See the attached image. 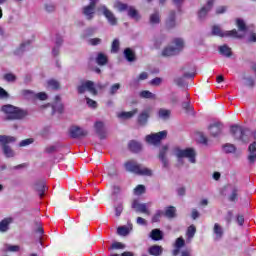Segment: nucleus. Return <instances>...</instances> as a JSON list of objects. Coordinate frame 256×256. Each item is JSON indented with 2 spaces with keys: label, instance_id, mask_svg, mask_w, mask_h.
Wrapping results in <instances>:
<instances>
[{
  "label": "nucleus",
  "instance_id": "f3484780",
  "mask_svg": "<svg viewBox=\"0 0 256 256\" xmlns=\"http://www.w3.org/2000/svg\"><path fill=\"white\" fill-rule=\"evenodd\" d=\"M249 155H248V161L250 165H253L256 161V141L251 143L248 147Z\"/></svg>",
  "mask_w": 256,
  "mask_h": 256
},
{
  "label": "nucleus",
  "instance_id": "bb28decb",
  "mask_svg": "<svg viewBox=\"0 0 256 256\" xmlns=\"http://www.w3.org/2000/svg\"><path fill=\"white\" fill-rule=\"evenodd\" d=\"M149 255L160 256L163 255V247L159 245H153L148 249Z\"/></svg>",
  "mask_w": 256,
  "mask_h": 256
},
{
  "label": "nucleus",
  "instance_id": "4468645a",
  "mask_svg": "<svg viewBox=\"0 0 256 256\" xmlns=\"http://www.w3.org/2000/svg\"><path fill=\"white\" fill-rule=\"evenodd\" d=\"M86 135H87V131L83 130L79 126H72L70 128V136L72 137V139H79L81 137H86Z\"/></svg>",
  "mask_w": 256,
  "mask_h": 256
},
{
  "label": "nucleus",
  "instance_id": "6e6552de",
  "mask_svg": "<svg viewBox=\"0 0 256 256\" xmlns=\"http://www.w3.org/2000/svg\"><path fill=\"white\" fill-rule=\"evenodd\" d=\"M230 133L231 135H233L235 139H239L240 141H243V137H245V135L249 133V130L239 125H233L230 128Z\"/></svg>",
  "mask_w": 256,
  "mask_h": 256
},
{
  "label": "nucleus",
  "instance_id": "b1692460",
  "mask_svg": "<svg viewBox=\"0 0 256 256\" xmlns=\"http://www.w3.org/2000/svg\"><path fill=\"white\" fill-rule=\"evenodd\" d=\"M179 54V49L175 48L173 46L170 47H166L163 51H162V56L163 57H171L173 55H178Z\"/></svg>",
  "mask_w": 256,
  "mask_h": 256
},
{
  "label": "nucleus",
  "instance_id": "4c0bfd02",
  "mask_svg": "<svg viewBox=\"0 0 256 256\" xmlns=\"http://www.w3.org/2000/svg\"><path fill=\"white\" fill-rule=\"evenodd\" d=\"M139 95L142 99H157V96L149 90H143Z\"/></svg>",
  "mask_w": 256,
  "mask_h": 256
},
{
  "label": "nucleus",
  "instance_id": "bf43d9fd",
  "mask_svg": "<svg viewBox=\"0 0 256 256\" xmlns=\"http://www.w3.org/2000/svg\"><path fill=\"white\" fill-rule=\"evenodd\" d=\"M33 142H34L33 138H28V139L22 140L19 143V146L20 147H27V145H31Z\"/></svg>",
  "mask_w": 256,
  "mask_h": 256
},
{
  "label": "nucleus",
  "instance_id": "a18cd8bd",
  "mask_svg": "<svg viewBox=\"0 0 256 256\" xmlns=\"http://www.w3.org/2000/svg\"><path fill=\"white\" fill-rule=\"evenodd\" d=\"M237 27L239 31H242V33L247 32V25H245V21H243L242 19H237Z\"/></svg>",
  "mask_w": 256,
  "mask_h": 256
},
{
  "label": "nucleus",
  "instance_id": "393cba45",
  "mask_svg": "<svg viewBox=\"0 0 256 256\" xmlns=\"http://www.w3.org/2000/svg\"><path fill=\"white\" fill-rule=\"evenodd\" d=\"M13 222L11 218H5L0 222V233H7L9 231V225Z\"/></svg>",
  "mask_w": 256,
  "mask_h": 256
},
{
  "label": "nucleus",
  "instance_id": "603ef678",
  "mask_svg": "<svg viewBox=\"0 0 256 256\" xmlns=\"http://www.w3.org/2000/svg\"><path fill=\"white\" fill-rule=\"evenodd\" d=\"M5 81H8V83H13L17 80V77L13 73H7L4 75Z\"/></svg>",
  "mask_w": 256,
  "mask_h": 256
},
{
  "label": "nucleus",
  "instance_id": "f8f14e48",
  "mask_svg": "<svg viewBox=\"0 0 256 256\" xmlns=\"http://www.w3.org/2000/svg\"><path fill=\"white\" fill-rule=\"evenodd\" d=\"M169 151V145H164L160 148L158 159L161 161L164 168L169 167V159H167V152Z\"/></svg>",
  "mask_w": 256,
  "mask_h": 256
},
{
  "label": "nucleus",
  "instance_id": "a211bd4d",
  "mask_svg": "<svg viewBox=\"0 0 256 256\" xmlns=\"http://www.w3.org/2000/svg\"><path fill=\"white\" fill-rule=\"evenodd\" d=\"M82 13L86 17L87 21H91L95 17V8L93 6H84L82 8Z\"/></svg>",
  "mask_w": 256,
  "mask_h": 256
},
{
  "label": "nucleus",
  "instance_id": "c85d7f7f",
  "mask_svg": "<svg viewBox=\"0 0 256 256\" xmlns=\"http://www.w3.org/2000/svg\"><path fill=\"white\" fill-rule=\"evenodd\" d=\"M149 23L150 25H159V23H161V15L159 14V11H155L150 15Z\"/></svg>",
  "mask_w": 256,
  "mask_h": 256
},
{
  "label": "nucleus",
  "instance_id": "09e8293b",
  "mask_svg": "<svg viewBox=\"0 0 256 256\" xmlns=\"http://www.w3.org/2000/svg\"><path fill=\"white\" fill-rule=\"evenodd\" d=\"M174 247L178 249H182V247H185V239H183V237L177 238Z\"/></svg>",
  "mask_w": 256,
  "mask_h": 256
},
{
  "label": "nucleus",
  "instance_id": "f704fd0d",
  "mask_svg": "<svg viewBox=\"0 0 256 256\" xmlns=\"http://www.w3.org/2000/svg\"><path fill=\"white\" fill-rule=\"evenodd\" d=\"M128 17H131V19H135V21H139L141 19V16H139V12L133 6L128 8Z\"/></svg>",
  "mask_w": 256,
  "mask_h": 256
},
{
  "label": "nucleus",
  "instance_id": "e2e57ef3",
  "mask_svg": "<svg viewBox=\"0 0 256 256\" xmlns=\"http://www.w3.org/2000/svg\"><path fill=\"white\" fill-rule=\"evenodd\" d=\"M111 249H125V245L121 242H115L112 244Z\"/></svg>",
  "mask_w": 256,
  "mask_h": 256
},
{
  "label": "nucleus",
  "instance_id": "6ab92c4d",
  "mask_svg": "<svg viewBox=\"0 0 256 256\" xmlns=\"http://www.w3.org/2000/svg\"><path fill=\"white\" fill-rule=\"evenodd\" d=\"M213 233L215 235V241H221V239H223V235H224V231H223V227H221V225H219V223H215L214 224V228H213Z\"/></svg>",
  "mask_w": 256,
  "mask_h": 256
},
{
  "label": "nucleus",
  "instance_id": "a19ab883",
  "mask_svg": "<svg viewBox=\"0 0 256 256\" xmlns=\"http://www.w3.org/2000/svg\"><path fill=\"white\" fill-rule=\"evenodd\" d=\"M119 89H121V84L120 83H115L113 84L110 89H109V95H117Z\"/></svg>",
  "mask_w": 256,
  "mask_h": 256
},
{
  "label": "nucleus",
  "instance_id": "cd10ccee",
  "mask_svg": "<svg viewBox=\"0 0 256 256\" xmlns=\"http://www.w3.org/2000/svg\"><path fill=\"white\" fill-rule=\"evenodd\" d=\"M228 199H229V201H231V203H235L237 201V199H239V187H237V186L231 187V193H230Z\"/></svg>",
  "mask_w": 256,
  "mask_h": 256
},
{
  "label": "nucleus",
  "instance_id": "69168bd1",
  "mask_svg": "<svg viewBox=\"0 0 256 256\" xmlns=\"http://www.w3.org/2000/svg\"><path fill=\"white\" fill-rule=\"evenodd\" d=\"M36 99H40V101H46L47 94L44 92H40L36 94Z\"/></svg>",
  "mask_w": 256,
  "mask_h": 256
},
{
  "label": "nucleus",
  "instance_id": "20e7f679",
  "mask_svg": "<svg viewBox=\"0 0 256 256\" xmlns=\"http://www.w3.org/2000/svg\"><path fill=\"white\" fill-rule=\"evenodd\" d=\"M174 153L179 161H181V159L183 158H186L189 159L190 163H197V152H195V149L193 148H186L184 150L180 148H175Z\"/></svg>",
  "mask_w": 256,
  "mask_h": 256
},
{
  "label": "nucleus",
  "instance_id": "c9c22d12",
  "mask_svg": "<svg viewBox=\"0 0 256 256\" xmlns=\"http://www.w3.org/2000/svg\"><path fill=\"white\" fill-rule=\"evenodd\" d=\"M86 89L91 93L92 95H97V89L95 88V83L93 81H86L84 83Z\"/></svg>",
  "mask_w": 256,
  "mask_h": 256
},
{
  "label": "nucleus",
  "instance_id": "c756f323",
  "mask_svg": "<svg viewBox=\"0 0 256 256\" xmlns=\"http://www.w3.org/2000/svg\"><path fill=\"white\" fill-rule=\"evenodd\" d=\"M218 51L220 55H223V57H231V55H233V52H231V48L228 47L226 44L219 46Z\"/></svg>",
  "mask_w": 256,
  "mask_h": 256
},
{
  "label": "nucleus",
  "instance_id": "680f3d73",
  "mask_svg": "<svg viewBox=\"0 0 256 256\" xmlns=\"http://www.w3.org/2000/svg\"><path fill=\"white\" fill-rule=\"evenodd\" d=\"M174 81L179 87H183V85H185V78L183 77H178Z\"/></svg>",
  "mask_w": 256,
  "mask_h": 256
},
{
  "label": "nucleus",
  "instance_id": "39448f33",
  "mask_svg": "<svg viewBox=\"0 0 256 256\" xmlns=\"http://www.w3.org/2000/svg\"><path fill=\"white\" fill-rule=\"evenodd\" d=\"M212 35L216 37H234L235 39L243 38V35L239 34L236 29L231 31H223L221 27L214 25L212 27Z\"/></svg>",
  "mask_w": 256,
  "mask_h": 256
},
{
  "label": "nucleus",
  "instance_id": "f03ea898",
  "mask_svg": "<svg viewBox=\"0 0 256 256\" xmlns=\"http://www.w3.org/2000/svg\"><path fill=\"white\" fill-rule=\"evenodd\" d=\"M125 169L126 171H130V173H135L136 175H146L147 177H151V175H153L151 169L143 167L135 160L126 162Z\"/></svg>",
  "mask_w": 256,
  "mask_h": 256
},
{
  "label": "nucleus",
  "instance_id": "7c9ffc66",
  "mask_svg": "<svg viewBox=\"0 0 256 256\" xmlns=\"http://www.w3.org/2000/svg\"><path fill=\"white\" fill-rule=\"evenodd\" d=\"M150 237L153 241H161V239H163V231L157 228L153 229L150 232Z\"/></svg>",
  "mask_w": 256,
  "mask_h": 256
},
{
  "label": "nucleus",
  "instance_id": "49530a36",
  "mask_svg": "<svg viewBox=\"0 0 256 256\" xmlns=\"http://www.w3.org/2000/svg\"><path fill=\"white\" fill-rule=\"evenodd\" d=\"M53 113H63V104L55 102L52 105Z\"/></svg>",
  "mask_w": 256,
  "mask_h": 256
},
{
  "label": "nucleus",
  "instance_id": "f257e3e1",
  "mask_svg": "<svg viewBox=\"0 0 256 256\" xmlns=\"http://www.w3.org/2000/svg\"><path fill=\"white\" fill-rule=\"evenodd\" d=\"M2 113L5 115V121H15L25 119L29 112L11 104H6L1 107Z\"/></svg>",
  "mask_w": 256,
  "mask_h": 256
},
{
  "label": "nucleus",
  "instance_id": "412c9836",
  "mask_svg": "<svg viewBox=\"0 0 256 256\" xmlns=\"http://www.w3.org/2000/svg\"><path fill=\"white\" fill-rule=\"evenodd\" d=\"M137 113H139V109L135 108V109H133L132 111H129V112H120V113H118L117 117L119 119H124V120L133 119V117H135V115Z\"/></svg>",
  "mask_w": 256,
  "mask_h": 256
},
{
  "label": "nucleus",
  "instance_id": "423d86ee",
  "mask_svg": "<svg viewBox=\"0 0 256 256\" xmlns=\"http://www.w3.org/2000/svg\"><path fill=\"white\" fill-rule=\"evenodd\" d=\"M98 13H101L104 15V17L107 19L109 25L115 26L117 25V17H115V14L111 12L105 5H101L98 7Z\"/></svg>",
  "mask_w": 256,
  "mask_h": 256
},
{
  "label": "nucleus",
  "instance_id": "0eeeda50",
  "mask_svg": "<svg viewBox=\"0 0 256 256\" xmlns=\"http://www.w3.org/2000/svg\"><path fill=\"white\" fill-rule=\"evenodd\" d=\"M167 137V131L163 130L158 133L150 134L146 136L147 143H150L151 145H157L163 141Z\"/></svg>",
  "mask_w": 256,
  "mask_h": 256
},
{
  "label": "nucleus",
  "instance_id": "e433bc0d",
  "mask_svg": "<svg viewBox=\"0 0 256 256\" xmlns=\"http://www.w3.org/2000/svg\"><path fill=\"white\" fill-rule=\"evenodd\" d=\"M195 233H197V228H195V225L189 226L186 232L187 241H192L193 237H195Z\"/></svg>",
  "mask_w": 256,
  "mask_h": 256
},
{
  "label": "nucleus",
  "instance_id": "1a4fd4ad",
  "mask_svg": "<svg viewBox=\"0 0 256 256\" xmlns=\"http://www.w3.org/2000/svg\"><path fill=\"white\" fill-rule=\"evenodd\" d=\"M151 108H145L137 116V123L140 127H146L151 117Z\"/></svg>",
  "mask_w": 256,
  "mask_h": 256
},
{
  "label": "nucleus",
  "instance_id": "338daca9",
  "mask_svg": "<svg viewBox=\"0 0 256 256\" xmlns=\"http://www.w3.org/2000/svg\"><path fill=\"white\" fill-rule=\"evenodd\" d=\"M183 109H185V111H187V113H189V111H191L193 108L191 107V103L189 101L184 102L182 104Z\"/></svg>",
  "mask_w": 256,
  "mask_h": 256
},
{
  "label": "nucleus",
  "instance_id": "aec40b11",
  "mask_svg": "<svg viewBox=\"0 0 256 256\" xmlns=\"http://www.w3.org/2000/svg\"><path fill=\"white\" fill-rule=\"evenodd\" d=\"M34 189L35 191H37L41 199L45 197V191H47V186L45 185V182H36L34 185Z\"/></svg>",
  "mask_w": 256,
  "mask_h": 256
},
{
  "label": "nucleus",
  "instance_id": "0e129e2a",
  "mask_svg": "<svg viewBox=\"0 0 256 256\" xmlns=\"http://www.w3.org/2000/svg\"><path fill=\"white\" fill-rule=\"evenodd\" d=\"M161 83H163V79L160 77H156L151 80V85L159 86Z\"/></svg>",
  "mask_w": 256,
  "mask_h": 256
},
{
  "label": "nucleus",
  "instance_id": "8fccbe9b",
  "mask_svg": "<svg viewBox=\"0 0 256 256\" xmlns=\"http://www.w3.org/2000/svg\"><path fill=\"white\" fill-rule=\"evenodd\" d=\"M235 150L236 148H235V145L233 144H226L223 146V151L225 153H235Z\"/></svg>",
  "mask_w": 256,
  "mask_h": 256
},
{
  "label": "nucleus",
  "instance_id": "6e6d98bb",
  "mask_svg": "<svg viewBox=\"0 0 256 256\" xmlns=\"http://www.w3.org/2000/svg\"><path fill=\"white\" fill-rule=\"evenodd\" d=\"M86 103H87L88 107H91V109H97V101H95L89 97H86Z\"/></svg>",
  "mask_w": 256,
  "mask_h": 256
},
{
  "label": "nucleus",
  "instance_id": "4d7b16f0",
  "mask_svg": "<svg viewBox=\"0 0 256 256\" xmlns=\"http://www.w3.org/2000/svg\"><path fill=\"white\" fill-rule=\"evenodd\" d=\"M143 193H145V187L143 185H138L135 189H134V194L135 195H143Z\"/></svg>",
  "mask_w": 256,
  "mask_h": 256
},
{
  "label": "nucleus",
  "instance_id": "473e14b6",
  "mask_svg": "<svg viewBox=\"0 0 256 256\" xmlns=\"http://www.w3.org/2000/svg\"><path fill=\"white\" fill-rule=\"evenodd\" d=\"M29 45H31V41L28 40L26 42H23L18 49L15 51V55H23L27 49H29Z\"/></svg>",
  "mask_w": 256,
  "mask_h": 256
},
{
  "label": "nucleus",
  "instance_id": "9b49d317",
  "mask_svg": "<svg viewBox=\"0 0 256 256\" xmlns=\"http://www.w3.org/2000/svg\"><path fill=\"white\" fill-rule=\"evenodd\" d=\"M151 203H139L138 200H134L132 202V209H135L136 213H145V215H151L148 207H150Z\"/></svg>",
  "mask_w": 256,
  "mask_h": 256
},
{
  "label": "nucleus",
  "instance_id": "864d4df0",
  "mask_svg": "<svg viewBox=\"0 0 256 256\" xmlns=\"http://www.w3.org/2000/svg\"><path fill=\"white\" fill-rule=\"evenodd\" d=\"M163 41H165V36H160L154 41V47L155 49H160L161 45L163 44Z\"/></svg>",
  "mask_w": 256,
  "mask_h": 256
},
{
  "label": "nucleus",
  "instance_id": "72a5a7b5",
  "mask_svg": "<svg viewBox=\"0 0 256 256\" xmlns=\"http://www.w3.org/2000/svg\"><path fill=\"white\" fill-rule=\"evenodd\" d=\"M21 95L24 99H27L28 101L36 99V94L32 90H22Z\"/></svg>",
  "mask_w": 256,
  "mask_h": 256
},
{
  "label": "nucleus",
  "instance_id": "c03bdc74",
  "mask_svg": "<svg viewBox=\"0 0 256 256\" xmlns=\"http://www.w3.org/2000/svg\"><path fill=\"white\" fill-rule=\"evenodd\" d=\"M44 9L46 13H53L55 12L56 6L55 4L48 2L44 4Z\"/></svg>",
  "mask_w": 256,
  "mask_h": 256
},
{
  "label": "nucleus",
  "instance_id": "a878e982",
  "mask_svg": "<svg viewBox=\"0 0 256 256\" xmlns=\"http://www.w3.org/2000/svg\"><path fill=\"white\" fill-rule=\"evenodd\" d=\"M96 63L103 67V65H107V63H109V58L103 52H99L96 57Z\"/></svg>",
  "mask_w": 256,
  "mask_h": 256
},
{
  "label": "nucleus",
  "instance_id": "9d476101",
  "mask_svg": "<svg viewBox=\"0 0 256 256\" xmlns=\"http://www.w3.org/2000/svg\"><path fill=\"white\" fill-rule=\"evenodd\" d=\"M214 4H215V0H208L206 5H204L198 11V19H200V21H204V19H207V15H209V11L213 9Z\"/></svg>",
  "mask_w": 256,
  "mask_h": 256
},
{
  "label": "nucleus",
  "instance_id": "dca6fc26",
  "mask_svg": "<svg viewBox=\"0 0 256 256\" xmlns=\"http://www.w3.org/2000/svg\"><path fill=\"white\" fill-rule=\"evenodd\" d=\"M94 129L100 139H105V137H107V132L105 131V124L102 121H97L94 124Z\"/></svg>",
  "mask_w": 256,
  "mask_h": 256
},
{
  "label": "nucleus",
  "instance_id": "ea45409f",
  "mask_svg": "<svg viewBox=\"0 0 256 256\" xmlns=\"http://www.w3.org/2000/svg\"><path fill=\"white\" fill-rule=\"evenodd\" d=\"M161 217H164V211L157 210L152 217V223H159V221H161Z\"/></svg>",
  "mask_w": 256,
  "mask_h": 256
},
{
  "label": "nucleus",
  "instance_id": "5701e85b",
  "mask_svg": "<svg viewBox=\"0 0 256 256\" xmlns=\"http://www.w3.org/2000/svg\"><path fill=\"white\" fill-rule=\"evenodd\" d=\"M124 57L129 63H133L136 60L135 51L131 48L124 49Z\"/></svg>",
  "mask_w": 256,
  "mask_h": 256
},
{
  "label": "nucleus",
  "instance_id": "2f4dec72",
  "mask_svg": "<svg viewBox=\"0 0 256 256\" xmlns=\"http://www.w3.org/2000/svg\"><path fill=\"white\" fill-rule=\"evenodd\" d=\"M128 147L130 151H132V153H139V151H141L142 149L141 143L135 140L130 141Z\"/></svg>",
  "mask_w": 256,
  "mask_h": 256
},
{
  "label": "nucleus",
  "instance_id": "13d9d810",
  "mask_svg": "<svg viewBox=\"0 0 256 256\" xmlns=\"http://www.w3.org/2000/svg\"><path fill=\"white\" fill-rule=\"evenodd\" d=\"M115 7L118 9V11H127V9H128L127 4L122 3V2H117L115 4Z\"/></svg>",
  "mask_w": 256,
  "mask_h": 256
},
{
  "label": "nucleus",
  "instance_id": "58836bf2",
  "mask_svg": "<svg viewBox=\"0 0 256 256\" xmlns=\"http://www.w3.org/2000/svg\"><path fill=\"white\" fill-rule=\"evenodd\" d=\"M174 45H175L174 49H178V53H181L185 45V42L181 38H175Z\"/></svg>",
  "mask_w": 256,
  "mask_h": 256
},
{
  "label": "nucleus",
  "instance_id": "de8ad7c7",
  "mask_svg": "<svg viewBox=\"0 0 256 256\" xmlns=\"http://www.w3.org/2000/svg\"><path fill=\"white\" fill-rule=\"evenodd\" d=\"M119 47H120V42H119V39L116 38L112 42V46H111L112 53H118Z\"/></svg>",
  "mask_w": 256,
  "mask_h": 256
},
{
  "label": "nucleus",
  "instance_id": "2eb2a0df",
  "mask_svg": "<svg viewBox=\"0 0 256 256\" xmlns=\"http://www.w3.org/2000/svg\"><path fill=\"white\" fill-rule=\"evenodd\" d=\"M208 129L212 137H219L223 132V124L221 122H216L211 124Z\"/></svg>",
  "mask_w": 256,
  "mask_h": 256
},
{
  "label": "nucleus",
  "instance_id": "ddd939ff",
  "mask_svg": "<svg viewBox=\"0 0 256 256\" xmlns=\"http://www.w3.org/2000/svg\"><path fill=\"white\" fill-rule=\"evenodd\" d=\"M165 25L166 29H175L177 27V14L174 10L170 11Z\"/></svg>",
  "mask_w": 256,
  "mask_h": 256
},
{
  "label": "nucleus",
  "instance_id": "774afa93",
  "mask_svg": "<svg viewBox=\"0 0 256 256\" xmlns=\"http://www.w3.org/2000/svg\"><path fill=\"white\" fill-rule=\"evenodd\" d=\"M101 39L100 38H92L89 40V43H91L93 46L95 45H101Z\"/></svg>",
  "mask_w": 256,
  "mask_h": 256
},
{
  "label": "nucleus",
  "instance_id": "5fc2aeb1",
  "mask_svg": "<svg viewBox=\"0 0 256 256\" xmlns=\"http://www.w3.org/2000/svg\"><path fill=\"white\" fill-rule=\"evenodd\" d=\"M115 215L116 217H121V213H123V203L117 204L115 207Z\"/></svg>",
  "mask_w": 256,
  "mask_h": 256
},
{
  "label": "nucleus",
  "instance_id": "4be33fe9",
  "mask_svg": "<svg viewBox=\"0 0 256 256\" xmlns=\"http://www.w3.org/2000/svg\"><path fill=\"white\" fill-rule=\"evenodd\" d=\"M164 217L167 219H175L177 217V208L175 206H168L165 208Z\"/></svg>",
  "mask_w": 256,
  "mask_h": 256
},
{
  "label": "nucleus",
  "instance_id": "37998d69",
  "mask_svg": "<svg viewBox=\"0 0 256 256\" xmlns=\"http://www.w3.org/2000/svg\"><path fill=\"white\" fill-rule=\"evenodd\" d=\"M118 235H121L122 237H126V235H129V227L127 226H120L117 229Z\"/></svg>",
  "mask_w": 256,
  "mask_h": 256
},
{
  "label": "nucleus",
  "instance_id": "3c124183",
  "mask_svg": "<svg viewBox=\"0 0 256 256\" xmlns=\"http://www.w3.org/2000/svg\"><path fill=\"white\" fill-rule=\"evenodd\" d=\"M48 87H50V89H54L57 90L60 87V84L57 80H49L48 82Z\"/></svg>",
  "mask_w": 256,
  "mask_h": 256
},
{
  "label": "nucleus",
  "instance_id": "7ed1b4c3",
  "mask_svg": "<svg viewBox=\"0 0 256 256\" xmlns=\"http://www.w3.org/2000/svg\"><path fill=\"white\" fill-rule=\"evenodd\" d=\"M15 141H17V138L13 136L0 135V145L5 157H15V152L9 146V143H15Z\"/></svg>",
  "mask_w": 256,
  "mask_h": 256
},
{
  "label": "nucleus",
  "instance_id": "79ce46f5",
  "mask_svg": "<svg viewBox=\"0 0 256 256\" xmlns=\"http://www.w3.org/2000/svg\"><path fill=\"white\" fill-rule=\"evenodd\" d=\"M170 115L171 111L166 109H160L158 112V116L160 117V119H169Z\"/></svg>",
  "mask_w": 256,
  "mask_h": 256
},
{
  "label": "nucleus",
  "instance_id": "052dcab7",
  "mask_svg": "<svg viewBox=\"0 0 256 256\" xmlns=\"http://www.w3.org/2000/svg\"><path fill=\"white\" fill-rule=\"evenodd\" d=\"M0 99H9V93L0 87Z\"/></svg>",
  "mask_w": 256,
  "mask_h": 256
}]
</instances>
